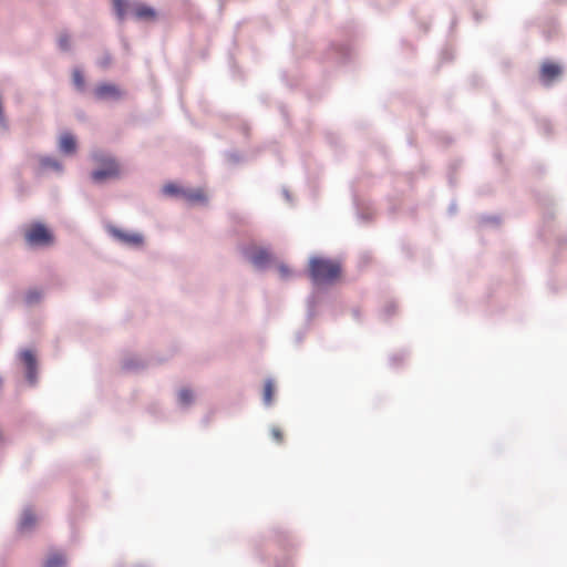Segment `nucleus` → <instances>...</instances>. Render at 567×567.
<instances>
[{
    "label": "nucleus",
    "instance_id": "f257e3e1",
    "mask_svg": "<svg viewBox=\"0 0 567 567\" xmlns=\"http://www.w3.org/2000/svg\"><path fill=\"white\" fill-rule=\"evenodd\" d=\"M340 262L315 257L309 262V274L315 284H333L341 277Z\"/></svg>",
    "mask_w": 567,
    "mask_h": 567
},
{
    "label": "nucleus",
    "instance_id": "f03ea898",
    "mask_svg": "<svg viewBox=\"0 0 567 567\" xmlns=\"http://www.w3.org/2000/svg\"><path fill=\"white\" fill-rule=\"evenodd\" d=\"M94 159L100 164V168L92 173V179L96 183H102L106 179L117 178L121 175L118 163L112 158L100 154H94Z\"/></svg>",
    "mask_w": 567,
    "mask_h": 567
},
{
    "label": "nucleus",
    "instance_id": "7ed1b4c3",
    "mask_svg": "<svg viewBox=\"0 0 567 567\" xmlns=\"http://www.w3.org/2000/svg\"><path fill=\"white\" fill-rule=\"evenodd\" d=\"M24 238L30 246H50L54 239L52 233L40 223L30 225L24 230Z\"/></svg>",
    "mask_w": 567,
    "mask_h": 567
},
{
    "label": "nucleus",
    "instance_id": "20e7f679",
    "mask_svg": "<svg viewBox=\"0 0 567 567\" xmlns=\"http://www.w3.org/2000/svg\"><path fill=\"white\" fill-rule=\"evenodd\" d=\"M131 17L138 21H154L157 13L152 7L143 2H132Z\"/></svg>",
    "mask_w": 567,
    "mask_h": 567
},
{
    "label": "nucleus",
    "instance_id": "39448f33",
    "mask_svg": "<svg viewBox=\"0 0 567 567\" xmlns=\"http://www.w3.org/2000/svg\"><path fill=\"white\" fill-rule=\"evenodd\" d=\"M94 95L100 101L120 100L122 91L114 84L102 83L94 89Z\"/></svg>",
    "mask_w": 567,
    "mask_h": 567
},
{
    "label": "nucleus",
    "instance_id": "423d86ee",
    "mask_svg": "<svg viewBox=\"0 0 567 567\" xmlns=\"http://www.w3.org/2000/svg\"><path fill=\"white\" fill-rule=\"evenodd\" d=\"M539 75L542 82L549 85L561 75V68L555 62L546 61L542 64Z\"/></svg>",
    "mask_w": 567,
    "mask_h": 567
},
{
    "label": "nucleus",
    "instance_id": "0eeeda50",
    "mask_svg": "<svg viewBox=\"0 0 567 567\" xmlns=\"http://www.w3.org/2000/svg\"><path fill=\"white\" fill-rule=\"evenodd\" d=\"M23 364L27 368V379L30 384L37 382V359L31 350H23L20 354Z\"/></svg>",
    "mask_w": 567,
    "mask_h": 567
},
{
    "label": "nucleus",
    "instance_id": "6e6552de",
    "mask_svg": "<svg viewBox=\"0 0 567 567\" xmlns=\"http://www.w3.org/2000/svg\"><path fill=\"white\" fill-rule=\"evenodd\" d=\"M113 235L121 240L122 243H125L130 246H141L143 244V236L137 233H127L120 229H114Z\"/></svg>",
    "mask_w": 567,
    "mask_h": 567
},
{
    "label": "nucleus",
    "instance_id": "1a4fd4ad",
    "mask_svg": "<svg viewBox=\"0 0 567 567\" xmlns=\"http://www.w3.org/2000/svg\"><path fill=\"white\" fill-rule=\"evenodd\" d=\"M59 148L65 154H73L76 150V141L70 133H64L60 137Z\"/></svg>",
    "mask_w": 567,
    "mask_h": 567
},
{
    "label": "nucleus",
    "instance_id": "9d476101",
    "mask_svg": "<svg viewBox=\"0 0 567 567\" xmlns=\"http://www.w3.org/2000/svg\"><path fill=\"white\" fill-rule=\"evenodd\" d=\"M183 198L188 203H204L206 202L205 192L202 188L185 189L183 190Z\"/></svg>",
    "mask_w": 567,
    "mask_h": 567
},
{
    "label": "nucleus",
    "instance_id": "9b49d317",
    "mask_svg": "<svg viewBox=\"0 0 567 567\" xmlns=\"http://www.w3.org/2000/svg\"><path fill=\"white\" fill-rule=\"evenodd\" d=\"M132 2L125 0H113V8L118 19L123 20L131 16Z\"/></svg>",
    "mask_w": 567,
    "mask_h": 567
},
{
    "label": "nucleus",
    "instance_id": "f8f14e48",
    "mask_svg": "<svg viewBox=\"0 0 567 567\" xmlns=\"http://www.w3.org/2000/svg\"><path fill=\"white\" fill-rule=\"evenodd\" d=\"M35 523L37 518L33 512L30 509L24 511L20 520V529L29 530L35 525Z\"/></svg>",
    "mask_w": 567,
    "mask_h": 567
},
{
    "label": "nucleus",
    "instance_id": "ddd939ff",
    "mask_svg": "<svg viewBox=\"0 0 567 567\" xmlns=\"http://www.w3.org/2000/svg\"><path fill=\"white\" fill-rule=\"evenodd\" d=\"M40 165L43 169H54V171H58V172H61L62 171V165L61 163L53 158V157H42L40 159Z\"/></svg>",
    "mask_w": 567,
    "mask_h": 567
},
{
    "label": "nucleus",
    "instance_id": "4468645a",
    "mask_svg": "<svg viewBox=\"0 0 567 567\" xmlns=\"http://www.w3.org/2000/svg\"><path fill=\"white\" fill-rule=\"evenodd\" d=\"M275 394V385L271 380H267L264 386L262 399L265 404L269 405L272 403Z\"/></svg>",
    "mask_w": 567,
    "mask_h": 567
},
{
    "label": "nucleus",
    "instance_id": "2eb2a0df",
    "mask_svg": "<svg viewBox=\"0 0 567 567\" xmlns=\"http://www.w3.org/2000/svg\"><path fill=\"white\" fill-rule=\"evenodd\" d=\"M65 558L61 554H53L48 557L43 567H64Z\"/></svg>",
    "mask_w": 567,
    "mask_h": 567
},
{
    "label": "nucleus",
    "instance_id": "dca6fc26",
    "mask_svg": "<svg viewBox=\"0 0 567 567\" xmlns=\"http://www.w3.org/2000/svg\"><path fill=\"white\" fill-rule=\"evenodd\" d=\"M250 260L255 266L261 267L269 260V255L266 250H258L251 255Z\"/></svg>",
    "mask_w": 567,
    "mask_h": 567
},
{
    "label": "nucleus",
    "instance_id": "f3484780",
    "mask_svg": "<svg viewBox=\"0 0 567 567\" xmlns=\"http://www.w3.org/2000/svg\"><path fill=\"white\" fill-rule=\"evenodd\" d=\"M183 190H184V188H182L181 186H178L174 183L166 184L163 187L164 194H166L168 196H182L183 197Z\"/></svg>",
    "mask_w": 567,
    "mask_h": 567
},
{
    "label": "nucleus",
    "instance_id": "a211bd4d",
    "mask_svg": "<svg viewBox=\"0 0 567 567\" xmlns=\"http://www.w3.org/2000/svg\"><path fill=\"white\" fill-rule=\"evenodd\" d=\"M72 80L73 84L76 86L78 90L82 91L85 86V80L82 74V72L78 69H75L72 73Z\"/></svg>",
    "mask_w": 567,
    "mask_h": 567
},
{
    "label": "nucleus",
    "instance_id": "6ab92c4d",
    "mask_svg": "<svg viewBox=\"0 0 567 567\" xmlns=\"http://www.w3.org/2000/svg\"><path fill=\"white\" fill-rule=\"evenodd\" d=\"M178 399L182 404H189L193 400V393L188 389H183L178 393Z\"/></svg>",
    "mask_w": 567,
    "mask_h": 567
},
{
    "label": "nucleus",
    "instance_id": "aec40b11",
    "mask_svg": "<svg viewBox=\"0 0 567 567\" xmlns=\"http://www.w3.org/2000/svg\"><path fill=\"white\" fill-rule=\"evenodd\" d=\"M270 434L272 436V439L277 442V443H281L284 441V434H282V431L277 427V426H274L271 430H270Z\"/></svg>",
    "mask_w": 567,
    "mask_h": 567
},
{
    "label": "nucleus",
    "instance_id": "412c9836",
    "mask_svg": "<svg viewBox=\"0 0 567 567\" xmlns=\"http://www.w3.org/2000/svg\"><path fill=\"white\" fill-rule=\"evenodd\" d=\"M40 293L37 291H30L25 296V300L28 303H34L40 299Z\"/></svg>",
    "mask_w": 567,
    "mask_h": 567
},
{
    "label": "nucleus",
    "instance_id": "4be33fe9",
    "mask_svg": "<svg viewBox=\"0 0 567 567\" xmlns=\"http://www.w3.org/2000/svg\"><path fill=\"white\" fill-rule=\"evenodd\" d=\"M59 44L63 50H68L70 47V41L68 35H61L59 39Z\"/></svg>",
    "mask_w": 567,
    "mask_h": 567
},
{
    "label": "nucleus",
    "instance_id": "5701e85b",
    "mask_svg": "<svg viewBox=\"0 0 567 567\" xmlns=\"http://www.w3.org/2000/svg\"><path fill=\"white\" fill-rule=\"evenodd\" d=\"M278 270H279L280 276H281L282 278H288V277H290V275H291L290 269H289L287 266H285V265H280V266H279V268H278Z\"/></svg>",
    "mask_w": 567,
    "mask_h": 567
}]
</instances>
